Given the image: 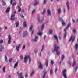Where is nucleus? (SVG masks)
Masks as SVG:
<instances>
[{
	"label": "nucleus",
	"instance_id": "obj_1",
	"mask_svg": "<svg viewBox=\"0 0 78 78\" xmlns=\"http://www.w3.org/2000/svg\"><path fill=\"white\" fill-rule=\"evenodd\" d=\"M54 49L52 51V52H54L56 51L57 55L58 56H59L60 52H59V51H58V50L59 48V47L58 46H56L55 45L54 46Z\"/></svg>",
	"mask_w": 78,
	"mask_h": 78
},
{
	"label": "nucleus",
	"instance_id": "obj_2",
	"mask_svg": "<svg viewBox=\"0 0 78 78\" xmlns=\"http://www.w3.org/2000/svg\"><path fill=\"white\" fill-rule=\"evenodd\" d=\"M28 58H29V63H31V58H30V57L29 56H27L24 57V63H26L27 62V61H28Z\"/></svg>",
	"mask_w": 78,
	"mask_h": 78
},
{
	"label": "nucleus",
	"instance_id": "obj_3",
	"mask_svg": "<svg viewBox=\"0 0 78 78\" xmlns=\"http://www.w3.org/2000/svg\"><path fill=\"white\" fill-rule=\"evenodd\" d=\"M39 39V37L37 36H35V38L33 39L32 41L33 42H37V39Z\"/></svg>",
	"mask_w": 78,
	"mask_h": 78
},
{
	"label": "nucleus",
	"instance_id": "obj_4",
	"mask_svg": "<svg viewBox=\"0 0 78 78\" xmlns=\"http://www.w3.org/2000/svg\"><path fill=\"white\" fill-rule=\"evenodd\" d=\"M28 34V33L27 31H24L23 32V37H26L27 35Z\"/></svg>",
	"mask_w": 78,
	"mask_h": 78
},
{
	"label": "nucleus",
	"instance_id": "obj_5",
	"mask_svg": "<svg viewBox=\"0 0 78 78\" xmlns=\"http://www.w3.org/2000/svg\"><path fill=\"white\" fill-rule=\"evenodd\" d=\"M67 72V70L66 69L64 70L63 72V75L64 77L65 78H67V76H66V73Z\"/></svg>",
	"mask_w": 78,
	"mask_h": 78
},
{
	"label": "nucleus",
	"instance_id": "obj_6",
	"mask_svg": "<svg viewBox=\"0 0 78 78\" xmlns=\"http://www.w3.org/2000/svg\"><path fill=\"white\" fill-rule=\"evenodd\" d=\"M8 37L9 40L8 41V44H11V36L10 35H8Z\"/></svg>",
	"mask_w": 78,
	"mask_h": 78
},
{
	"label": "nucleus",
	"instance_id": "obj_7",
	"mask_svg": "<svg viewBox=\"0 0 78 78\" xmlns=\"http://www.w3.org/2000/svg\"><path fill=\"white\" fill-rule=\"evenodd\" d=\"M15 16V15L14 14H12L11 16V18L10 20H12V21H13V20H15V19L14 18Z\"/></svg>",
	"mask_w": 78,
	"mask_h": 78
},
{
	"label": "nucleus",
	"instance_id": "obj_8",
	"mask_svg": "<svg viewBox=\"0 0 78 78\" xmlns=\"http://www.w3.org/2000/svg\"><path fill=\"white\" fill-rule=\"evenodd\" d=\"M47 73V71H45V70L43 71V78H45V75H46V74Z\"/></svg>",
	"mask_w": 78,
	"mask_h": 78
},
{
	"label": "nucleus",
	"instance_id": "obj_9",
	"mask_svg": "<svg viewBox=\"0 0 78 78\" xmlns=\"http://www.w3.org/2000/svg\"><path fill=\"white\" fill-rule=\"evenodd\" d=\"M47 13L48 14V16H51V11H50V10L49 9H48L47 10Z\"/></svg>",
	"mask_w": 78,
	"mask_h": 78
},
{
	"label": "nucleus",
	"instance_id": "obj_10",
	"mask_svg": "<svg viewBox=\"0 0 78 78\" xmlns=\"http://www.w3.org/2000/svg\"><path fill=\"white\" fill-rule=\"evenodd\" d=\"M66 6L68 8V11H69L70 9V6H69V2L67 1L66 2Z\"/></svg>",
	"mask_w": 78,
	"mask_h": 78
},
{
	"label": "nucleus",
	"instance_id": "obj_11",
	"mask_svg": "<svg viewBox=\"0 0 78 78\" xmlns=\"http://www.w3.org/2000/svg\"><path fill=\"white\" fill-rule=\"evenodd\" d=\"M38 67L40 69H43V65L41 62H40Z\"/></svg>",
	"mask_w": 78,
	"mask_h": 78
},
{
	"label": "nucleus",
	"instance_id": "obj_12",
	"mask_svg": "<svg viewBox=\"0 0 78 78\" xmlns=\"http://www.w3.org/2000/svg\"><path fill=\"white\" fill-rule=\"evenodd\" d=\"M20 44H19L16 47V50L17 51H19V48H20Z\"/></svg>",
	"mask_w": 78,
	"mask_h": 78
},
{
	"label": "nucleus",
	"instance_id": "obj_13",
	"mask_svg": "<svg viewBox=\"0 0 78 78\" xmlns=\"http://www.w3.org/2000/svg\"><path fill=\"white\" fill-rule=\"evenodd\" d=\"M10 11V8L9 7H7L6 10L5 11L6 13H8V12H9Z\"/></svg>",
	"mask_w": 78,
	"mask_h": 78
},
{
	"label": "nucleus",
	"instance_id": "obj_14",
	"mask_svg": "<svg viewBox=\"0 0 78 78\" xmlns=\"http://www.w3.org/2000/svg\"><path fill=\"white\" fill-rule=\"evenodd\" d=\"M33 25H31L29 29V31L30 32H31L32 30H33Z\"/></svg>",
	"mask_w": 78,
	"mask_h": 78
},
{
	"label": "nucleus",
	"instance_id": "obj_15",
	"mask_svg": "<svg viewBox=\"0 0 78 78\" xmlns=\"http://www.w3.org/2000/svg\"><path fill=\"white\" fill-rule=\"evenodd\" d=\"M18 63H19V62H17L14 64V69H16L17 67V66H18Z\"/></svg>",
	"mask_w": 78,
	"mask_h": 78
},
{
	"label": "nucleus",
	"instance_id": "obj_16",
	"mask_svg": "<svg viewBox=\"0 0 78 78\" xmlns=\"http://www.w3.org/2000/svg\"><path fill=\"white\" fill-rule=\"evenodd\" d=\"M39 2L38 1L35 2L33 4V6H37V5H39Z\"/></svg>",
	"mask_w": 78,
	"mask_h": 78
},
{
	"label": "nucleus",
	"instance_id": "obj_17",
	"mask_svg": "<svg viewBox=\"0 0 78 78\" xmlns=\"http://www.w3.org/2000/svg\"><path fill=\"white\" fill-rule=\"evenodd\" d=\"M75 39L74 38H73L72 36H71L69 39V41H70L71 40H72V42H73L74 41H75Z\"/></svg>",
	"mask_w": 78,
	"mask_h": 78
},
{
	"label": "nucleus",
	"instance_id": "obj_18",
	"mask_svg": "<svg viewBox=\"0 0 78 78\" xmlns=\"http://www.w3.org/2000/svg\"><path fill=\"white\" fill-rule=\"evenodd\" d=\"M61 12H62L61 9V8H59L58 10V13L59 14L61 13Z\"/></svg>",
	"mask_w": 78,
	"mask_h": 78
},
{
	"label": "nucleus",
	"instance_id": "obj_19",
	"mask_svg": "<svg viewBox=\"0 0 78 78\" xmlns=\"http://www.w3.org/2000/svg\"><path fill=\"white\" fill-rule=\"evenodd\" d=\"M53 73V70L52 69H51L50 70V75H52Z\"/></svg>",
	"mask_w": 78,
	"mask_h": 78
},
{
	"label": "nucleus",
	"instance_id": "obj_20",
	"mask_svg": "<svg viewBox=\"0 0 78 78\" xmlns=\"http://www.w3.org/2000/svg\"><path fill=\"white\" fill-rule=\"evenodd\" d=\"M54 37L55 38V39H56L57 42H58V37H57V36H54Z\"/></svg>",
	"mask_w": 78,
	"mask_h": 78
},
{
	"label": "nucleus",
	"instance_id": "obj_21",
	"mask_svg": "<svg viewBox=\"0 0 78 78\" xmlns=\"http://www.w3.org/2000/svg\"><path fill=\"white\" fill-rule=\"evenodd\" d=\"M23 27L25 28L27 27V24H26V22L24 21L23 23Z\"/></svg>",
	"mask_w": 78,
	"mask_h": 78
},
{
	"label": "nucleus",
	"instance_id": "obj_22",
	"mask_svg": "<svg viewBox=\"0 0 78 78\" xmlns=\"http://www.w3.org/2000/svg\"><path fill=\"white\" fill-rule=\"evenodd\" d=\"M71 25V23H69L68 24L67 27H66L68 29L69 28V27H70Z\"/></svg>",
	"mask_w": 78,
	"mask_h": 78
},
{
	"label": "nucleus",
	"instance_id": "obj_23",
	"mask_svg": "<svg viewBox=\"0 0 78 78\" xmlns=\"http://www.w3.org/2000/svg\"><path fill=\"white\" fill-rule=\"evenodd\" d=\"M2 2L3 6H5L6 5V2H4L3 0H2Z\"/></svg>",
	"mask_w": 78,
	"mask_h": 78
},
{
	"label": "nucleus",
	"instance_id": "obj_24",
	"mask_svg": "<svg viewBox=\"0 0 78 78\" xmlns=\"http://www.w3.org/2000/svg\"><path fill=\"white\" fill-rule=\"evenodd\" d=\"M62 61H63V60H64V58H65V56H64V54H62Z\"/></svg>",
	"mask_w": 78,
	"mask_h": 78
},
{
	"label": "nucleus",
	"instance_id": "obj_25",
	"mask_svg": "<svg viewBox=\"0 0 78 78\" xmlns=\"http://www.w3.org/2000/svg\"><path fill=\"white\" fill-rule=\"evenodd\" d=\"M46 67H48V61L47 60L46 61Z\"/></svg>",
	"mask_w": 78,
	"mask_h": 78
},
{
	"label": "nucleus",
	"instance_id": "obj_26",
	"mask_svg": "<svg viewBox=\"0 0 78 78\" xmlns=\"http://www.w3.org/2000/svg\"><path fill=\"white\" fill-rule=\"evenodd\" d=\"M59 20L60 22H64V20H63L62 18L61 17L59 18Z\"/></svg>",
	"mask_w": 78,
	"mask_h": 78
},
{
	"label": "nucleus",
	"instance_id": "obj_27",
	"mask_svg": "<svg viewBox=\"0 0 78 78\" xmlns=\"http://www.w3.org/2000/svg\"><path fill=\"white\" fill-rule=\"evenodd\" d=\"M40 17H38V20L39 22H40L41 23H42V21L41 20H40Z\"/></svg>",
	"mask_w": 78,
	"mask_h": 78
},
{
	"label": "nucleus",
	"instance_id": "obj_28",
	"mask_svg": "<svg viewBox=\"0 0 78 78\" xmlns=\"http://www.w3.org/2000/svg\"><path fill=\"white\" fill-rule=\"evenodd\" d=\"M44 27H45V24H43L42 25L41 27V30H43L44 28Z\"/></svg>",
	"mask_w": 78,
	"mask_h": 78
},
{
	"label": "nucleus",
	"instance_id": "obj_29",
	"mask_svg": "<svg viewBox=\"0 0 78 78\" xmlns=\"http://www.w3.org/2000/svg\"><path fill=\"white\" fill-rule=\"evenodd\" d=\"M73 32L74 33L76 34L77 31L76 30L73 29Z\"/></svg>",
	"mask_w": 78,
	"mask_h": 78
},
{
	"label": "nucleus",
	"instance_id": "obj_30",
	"mask_svg": "<svg viewBox=\"0 0 78 78\" xmlns=\"http://www.w3.org/2000/svg\"><path fill=\"white\" fill-rule=\"evenodd\" d=\"M18 75L19 78L20 77V76H21L22 75V72H21L18 74Z\"/></svg>",
	"mask_w": 78,
	"mask_h": 78
},
{
	"label": "nucleus",
	"instance_id": "obj_31",
	"mask_svg": "<svg viewBox=\"0 0 78 78\" xmlns=\"http://www.w3.org/2000/svg\"><path fill=\"white\" fill-rule=\"evenodd\" d=\"M78 44H76V45H75L76 50H78Z\"/></svg>",
	"mask_w": 78,
	"mask_h": 78
},
{
	"label": "nucleus",
	"instance_id": "obj_32",
	"mask_svg": "<svg viewBox=\"0 0 78 78\" xmlns=\"http://www.w3.org/2000/svg\"><path fill=\"white\" fill-rule=\"evenodd\" d=\"M47 3V0H44L43 1V5H45Z\"/></svg>",
	"mask_w": 78,
	"mask_h": 78
},
{
	"label": "nucleus",
	"instance_id": "obj_33",
	"mask_svg": "<svg viewBox=\"0 0 78 78\" xmlns=\"http://www.w3.org/2000/svg\"><path fill=\"white\" fill-rule=\"evenodd\" d=\"M34 71H33L31 73V74L30 75V76H31L32 75H34Z\"/></svg>",
	"mask_w": 78,
	"mask_h": 78
},
{
	"label": "nucleus",
	"instance_id": "obj_34",
	"mask_svg": "<svg viewBox=\"0 0 78 78\" xmlns=\"http://www.w3.org/2000/svg\"><path fill=\"white\" fill-rule=\"evenodd\" d=\"M5 61H6V62H7V61H8V58H7V57H6V55L5 56Z\"/></svg>",
	"mask_w": 78,
	"mask_h": 78
},
{
	"label": "nucleus",
	"instance_id": "obj_35",
	"mask_svg": "<svg viewBox=\"0 0 78 78\" xmlns=\"http://www.w3.org/2000/svg\"><path fill=\"white\" fill-rule=\"evenodd\" d=\"M20 3L19 4V6H22V3H21V0H19Z\"/></svg>",
	"mask_w": 78,
	"mask_h": 78
},
{
	"label": "nucleus",
	"instance_id": "obj_36",
	"mask_svg": "<svg viewBox=\"0 0 78 78\" xmlns=\"http://www.w3.org/2000/svg\"><path fill=\"white\" fill-rule=\"evenodd\" d=\"M20 59L22 60L23 59V56L22 55H20Z\"/></svg>",
	"mask_w": 78,
	"mask_h": 78
},
{
	"label": "nucleus",
	"instance_id": "obj_37",
	"mask_svg": "<svg viewBox=\"0 0 78 78\" xmlns=\"http://www.w3.org/2000/svg\"><path fill=\"white\" fill-rule=\"evenodd\" d=\"M67 33L66 32V33H65V34L64 36V38H66V36H67Z\"/></svg>",
	"mask_w": 78,
	"mask_h": 78
},
{
	"label": "nucleus",
	"instance_id": "obj_38",
	"mask_svg": "<svg viewBox=\"0 0 78 78\" xmlns=\"http://www.w3.org/2000/svg\"><path fill=\"white\" fill-rule=\"evenodd\" d=\"M44 45H43L42 46V49L41 50V52H42V51L44 49Z\"/></svg>",
	"mask_w": 78,
	"mask_h": 78
},
{
	"label": "nucleus",
	"instance_id": "obj_39",
	"mask_svg": "<svg viewBox=\"0 0 78 78\" xmlns=\"http://www.w3.org/2000/svg\"><path fill=\"white\" fill-rule=\"evenodd\" d=\"M52 33H53V31H52V30L51 29L50 30V34H52Z\"/></svg>",
	"mask_w": 78,
	"mask_h": 78
},
{
	"label": "nucleus",
	"instance_id": "obj_40",
	"mask_svg": "<svg viewBox=\"0 0 78 78\" xmlns=\"http://www.w3.org/2000/svg\"><path fill=\"white\" fill-rule=\"evenodd\" d=\"M46 11V9H44V10L43 12H42L41 13L42 14V15L44 14V13H45V12Z\"/></svg>",
	"mask_w": 78,
	"mask_h": 78
},
{
	"label": "nucleus",
	"instance_id": "obj_41",
	"mask_svg": "<svg viewBox=\"0 0 78 78\" xmlns=\"http://www.w3.org/2000/svg\"><path fill=\"white\" fill-rule=\"evenodd\" d=\"M0 49H1V50L3 49V46L2 45L0 46Z\"/></svg>",
	"mask_w": 78,
	"mask_h": 78
},
{
	"label": "nucleus",
	"instance_id": "obj_42",
	"mask_svg": "<svg viewBox=\"0 0 78 78\" xmlns=\"http://www.w3.org/2000/svg\"><path fill=\"white\" fill-rule=\"evenodd\" d=\"M16 5V2H14L12 4V6L13 7L14 6H15Z\"/></svg>",
	"mask_w": 78,
	"mask_h": 78
},
{
	"label": "nucleus",
	"instance_id": "obj_43",
	"mask_svg": "<svg viewBox=\"0 0 78 78\" xmlns=\"http://www.w3.org/2000/svg\"><path fill=\"white\" fill-rule=\"evenodd\" d=\"M12 58H9V62H11V61H12Z\"/></svg>",
	"mask_w": 78,
	"mask_h": 78
},
{
	"label": "nucleus",
	"instance_id": "obj_44",
	"mask_svg": "<svg viewBox=\"0 0 78 78\" xmlns=\"http://www.w3.org/2000/svg\"><path fill=\"white\" fill-rule=\"evenodd\" d=\"M76 61H75L74 63L73 64V67H74V66H75V64H76Z\"/></svg>",
	"mask_w": 78,
	"mask_h": 78
},
{
	"label": "nucleus",
	"instance_id": "obj_45",
	"mask_svg": "<svg viewBox=\"0 0 78 78\" xmlns=\"http://www.w3.org/2000/svg\"><path fill=\"white\" fill-rule=\"evenodd\" d=\"M67 29H67V27H66V28H65L64 29V31H65V33H66V32L67 33V31H67Z\"/></svg>",
	"mask_w": 78,
	"mask_h": 78
},
{
	"label": "nucleus",
	"instance_id": "obj_46",
	"mask_svg": "<svg viewBox=\"0 0 78 78\" xmlns=\"http://www.w3.org/2000/svg\"><path fill=\"white\" fill-rule=\"evenodd\" d=\"M15 25H16V27H17L19 25V23H16Z\"/></svg>",
	"mask_w": 78,
	"mask_h": 78
},
{
	"label": "nucleus",
	"instance_id": "obj_47",
	"mask_svg": "<svg viewBox=\"0 0 78 78\" xmlns=\"http://www.w3.org/2000/svg\"><path fill=\"white\" fill-rule=\"evenodd\" d=\"M38 51V49L35 50L34 51L35 53H37V52Z\"/></svg>",
	"mask_w": 78,
	"mask_h": 78
},
{
	"label": "nucleus",
	"instance_id": "obj_48",
	"mask_svg": "<svg viewBox=\"0 0 78 78\" xmlns=\"http://www.w3.org/2000/svg\"><path fill=\"white\" fill-rule=\"evenodd\" d=\"M3 42V40H0V44H2Z\"/></svg>",
	"mask_w": 78,
	"mask_h": 78
},
{
	"label": "nucleus",
	"instance_id": "obj_49",
	"mask_svg": "<svg viewBox=\"0 0 78 78\" xmlns=\"http://www.w3.org/2000/svg\"><path fill=\"white\" fill-rule=\"evenodd\" d=\"M2 70H3V72H5V67H3L2 68Z\"/></svg>",
	"mask_w": 78,
	"mask_h": 78
},
{
	"label": "nucleus",
	"instance_id": "obj_50",
	"mask_svg": "<svg viewBox=\"0 0 78 78\" xmlns=\"http://www.w3.org/2000/svg\"><path fill=\"white\" fill-rule=\"evenodd\" d=\"M38 35L39 36H42V34L41 33H39L38 34Z\"/></svg>",
	"mask_w": 78,
	"mask_h": 78
},
{
	"label": "nucleus",
	"instance_id": "obj_51",
	"mask_svg": "<svg viewBox=\"0 0 78 78\" xmlns=\"http://www.w3.org/2000/svg\"><path fill=\"white\" fill-rule=\"evenodd\" d=\"M25 45H23V46L22 49H23V50H24V49H25Z\"/></svg>",
	"mask_w": 78,
	"mask_h": 78
},
{
	"label": "nucleus",
	"instance_id": "obj_52",
	"mask_svg": "<svg viewBox=\"0 0 78 78\" xmlns=\"http://www.w3.org/2000/svg\"><path fill=\"white\" fill-rule=\"evenodd\" d=\"M51 64H54V61L53 60H51Z\"/></svg>",
	"mask_w": 78,
	"mask_h": 78
},
{
	"label": "nucleus",
	"instance_id": "obj_53",
	"mask_svg": "<svg viewBox=\"0 0 78 78\" xmlns=\"http://www.w3.org/2000/svg\"><path fill=\"white\" fill-rule=\"evenodd\" d=\"M62 25H63V26H64L65 25V23L64 22H62Z\"/></svg>",
	"mask_w": 78,
	"mask_h": 78
},
{
	"label": "nucleus",
	"instance_id": "obj_54",
	"mask_svg": "<svg viewBox=\"0 0 78 78\" xmlns=\"http://www.w3.org/2000/svg\"><path fill=\"white\" fill-rule=\"evenodd\" d=\"M20 16L21 18H24V16H23V15L22 14H21Z\"/></svg>",
	"mask_w": 78,
	"mask_h": 78
},
{
	"label": "nucleus",
	"instance_id": "obj_55",
	"mask_svg": "<svg viewBox=\"0 0 78 78\" xmlns=\"http://www.w3.org/2000/svg\"><path fill=\"white\" fill-rule=\"evenodd\" d=\"M57 71H58V68L56 67L55 72H57Z\"/></svg>",
	"mask_w": 78,
	"mask_h": 78
},
{
	"label": "nucleus",
	"instance_id": "obj_56",
	"mask_svg": "<svg viewBox=\"0 0 78 78\" xmlns=\"http://www.w3.org/2000/svg\"><path fill=\"white\" fill-rule=\"evenodd\" d=\"M36 11V10H34L32 12V14H34V12H35V11Z\"/></svg>",
	"mask_w": 78,
	"mask_h": 78
},
{
	"label": "nucleus",
	"instance_id": "obj_57",
	"mask_svg": "<svg viewBox=\"0 0 78 78\" xmlns=\"http://www.w3.org/2000/svg\"><path fill=\"white\" fill-rule=\"evenodd\" d=\"M46 37H47V36L46 35H44V40H45V39Z\"/></svg>",
	"mask_w": 78,
	"mask_h": 78
},
{
	"label": "nucleus",
	"instance_id": "obj_58",
	"mask_svg": "<svg viewBox=\"0 0 78 78\" xmlns=\"http://www.w3.org/2000/svg\"><path fill=\"white\" fill-rule=\"evenodd\" d=\"M77 69H78V66H76V69H75V72H76L77 71Z\"/></svg>",
	"mask_w": 78,
	"mask_h": 78
},
{
	"label": "nucleus",
	"instance_id": "obj_59",
	"mask_svg": "<svg viewBox=\"0 0 78 78\" xmlns=\"http://www.w3.org/2000/svg\"><path fill=\"white\" fill-rule=\"evenodd\" d=\"M10 4L12 5V0H10Z\"/></svg>",
	"mask_w": 78,
	"mask_h": 78
},
{
	"label": "nucleus",
	"instance_id": "obj_60",
	"mask_svg": "<svg viewBox=\"0 0 78 78\" xmlns=\"http://www.w3.org/2000/svg\"><path fill=\"white\" fill-rule=\"evenodd\" d=\"M72 20L73 23H75V20H74V19H72Z\"/></svg>",
	"mask_w": 78,
	"mask_h": 78
},
{
	"label": "nucleus",
	"instance_id": "obj_61",
	"mask_svg": "<svg viewBox=\"0 0 78 78\" xmlns=\"http://www.w3.org/2000/svg\"><path fill=\"white\" fill-rule=\"evenodd\" d=\"M18 12H20L21 11V9H20L18 11Z\"/></svg>",
	"mask_w": 78,
	"mask_h": 78
},
{
	"label": "nucleus",
	"instance_id": "obj_62",
	"mask_svg": "<svg viewBox=\"0 0 78 78\" xmlns=\"http://www.w3.org/2000/svg\"><path fill=\"white\" fill-rule=\"evenodd\" d=\"M68 64H69V65H71V64H72V63H71V62H68Z\"/></svg>",
	"mask_w": 78,
	"mask_h": 78
},
{
	"label": "nucleus",
	"instance_id": "obj_63",
	"mask_svg": "<svg viewBox=\"0 0 78 78\" xmlns=\"http://www.w3.org/2000/svg\"><path fill=\"white\" fill-rule=\"evenodd\" d=\"M33 33H34V30H33L32 31V33H31V34L32 35V34H33Z\"/></svg>",
	"mask_w": 78,
	"mask_h": 78
},
{
	"label": "nucleus",
	"instance_id": "obj_64",
	"mask_svg": "<svg viewBox=\"0 0 78 78\" xmlns=\"http://www.w3.org/2000/svg\"><path fill=\"white\" fill-rule=\"evenodd\" d=\"M72 58H75V55H72Z\"/></svg>",
	"mask_w": 78,
	"mask_h": 78
}]
</instances>
